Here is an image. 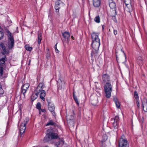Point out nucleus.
Masks as SVG:
<instances>
[{
    "instance_id": "f257e3e1",
    "label": "nucleus",
    "mask_w": 147,
    "mask_h": 147,
    "mask_svg": "<svg viewBox=\"0 0 147 147\" xmlns=\"http://www.w3.org/2000/svg\"><path fill=\"white\" fill-rule=\"evenodd\" d=\"M43 85L42 83L39 84L35 90V94H33L31 96V99L33 101L36 99L38 96L39 94L40 98L44 101L45 100V97L46 95V92L45 91L42 90V88Z\"/></svg>"
},
{
    "instance_id": "f03ea898",
    "label": "nucleus",
    "mask_w": 147,
    "mask_h": 147,
    "mask_svg": "<svg viewBox=\"0 0 147 147\" xmlns=\"http://www.w3.org/2000/svg\"><path fill=\"white\" fill-rule=\"evenodd\" d=\"M91 36L92 41V48L96 50H98L100 45V39L98 38V34L93 32Z\"/></svg>"
},
{
    "instance_id": "7ed1b4c3",
    "label": "nucleus",
    "mask_w": 147,
    "mask_h": 147,
    "mask_svg": "<svg viewBox=\"0 0 147 147\" xmlns=\"http://www.w3.org/2000/svg\"><path fill=\"white\" fill-rule=\"evenodd\" d=\"M58 136L57 134L53 132L51 130H48L47 131V134L45 137L44 141L45 142H47L51 139H57Z\"/></svg>"
},
{
    "instance_id": "20e7f679",
    "label": "nucleus",
    "mask_w": 147,
    "mask_h": 147,
    "mask_svg": "<svg viewBox=\"0 0 147 147\" xmlns=\"http://www.w3.org/2000/svg\"><path fill=\"white\" fill-rule=\"evenodd\" d=\"M7 32L9 35L8 46L5 47L4 45H3V46L2 44L1 45L2 48L4 51H6V49H11L14 45V40L13 38L11 35V33L9 31H8Z\"/></svg>"
},
{
    "instance_id": "39448f33",
    "label": "nucleus",
    "mask_w": 147,
    "mask_h": 147,
    "mask_svg": "<svg viewBox=\"0 0 147 147\" xmlns=\"http://www.w3.org/2000/svg\"><path fill=\"white\" fill-rule=\"evenodd\" d=\"M104 88L106 97L107 98H110L112 91V86L111 84L109 82L106 83L104 86Z\"/></svg>"
},
{
    "instance_id": "423d86ee",
    "label": "nucleus",
    "mask_w": 147,
    "mask_h": 147,
    "mask_svg": "<svg viewBox=\"0 0 147 147\" xmlns=\"http://www.w3.org/2000/svg\"><path fill=\"white\" fill-rule=\"evenodd\" d=\"M29 119L28 118H26L24 121L22 122L20 124V131L21 136L25 132L26 128V125L29 121Z\"/></svg>"
},
{
    "instance_id": "0eeeda50",
    "label": "nucleus",
    "mask_w": 147,
    "mask_h": 147,
    "mask_svg": "<svg viewBox=\"0 0 147 147\" xmlns=\"http://www.w3.org/2000/svg\"><path fill=\"white\" fill-rule=\"evenodd\" d=\"M129 144L123 135L121 136L119 142V147H128Z\"/></svg>"
},
{
    "instance_id": "6e6552de",
    "label": "nucleus",
    "mask_w": 147,
    "mask_h": 147,
    "mask_svg": "<svg viewBox=\"0 0 147 147\" xmlns=\"http://www.w3.org/2000/svg\"><path fill=\"white\" fill-rule=\"evenodd\" d=\"M124 2L125 4V9L128 12L130 13L133 10V8L131 5V0H125Z\"/></svg>"
},
{
    "instance_id": "1a4fd4ad",
    "label": "nucleus",
    "mask_w": 147,
    "mask_h": 147,
    "mask_svg": "<svg viewBox=\"0 0 147 147\" xmlns=\"http://www.w3.org/2000/svg\"><path fill=\"white\" fill-rule=\"evenodd\" d=\"M74 115H71L70 116L67 115V119L69 125L71 127H74Z\"/></svg>"
},
{
    "instance_id": "9d476101",
    "label": "nucleus",
    "mask_w": 147,
    "mask_h": 147,
    "mask_svg": "<svg viewBox=\"0 0 147 147\" xmlns=\"http://www.w3.org/2000/svg\"><path fill=\"white\" fill-rule=\"evenodd\" d=\"M63 36L62 41L63 42H65L68 43L69 40L70 34L69 32H65L62 34Z\"/></svg>"
},
{
    "instance_id": "9b49d317",
    "label": "nucleus",
    "mask_w": 147,
    "mask_h": 147,
    "mask_svg": "<svg viewBox=\"0 0 147 147\" xmlns=\"http://www.w3.org/2000/svg\"><path fill=\"white\" fill-rule=\"evenodd\" d=\"M64 4L60 0L57 1L55 4V8L56 10V12L59 13V9L62 6H63Z\"/></svg>"
},
{
    "instance_id": "f8f14e48",
    "label": "nucleus",
    "mask_w": 147,
    "mask_h": 147,
    "mask_svg": "<svg viewBox=\"0 0 147 147\" xmlns=\"http://www.w3.org/2000/svg\"><path fill=\"white\" fill-rule=\"evenodd\" d=\"M119 117L118 116H116L114 118V122L113 123V126L114 128L113 130L115 131H117L118 129L117 122L119 121Z\"/></svg>"
},
{
    "instance_id": "ddd939ff",
    "label": "nucleus",
    "mask_w": 147,
    "mask_h": 147,
    "mask_svg": "<svg viewBox=\"0 0 147 147\" xmlns=\"http://www.w3.org/2000/svg\"><path fill=\"white\" fill-rule=\"evenodd\" d=\"M30 86V84L28 83H26L24 84L22 87V93L24 96H25V93L26 92L27 89Z\"/></svg>"
},
{
    "instance_id": "4468645a",
    "label": "nucleus",
    "mask_w": 147,
    "mask_h": 147,
    "mask_svg": "<svg viewBox=\"0 0 147 147\" xmlns=\"http://www.w3.org/2000/svg\"><path fill=\"white\" fill-rule=\"evenodd\" d=\"M98 50H96L93 49L91 53V59L92 60H94V59L96 58L98 55Z\"/></svg>"
},
{
    "instance_id": "2eb2a0df",
    "label": "nucleus",
    "mask_w": 147,
    "mask_h": 147,
    "mask_svg": "<svg viewBox=\"0 0 147 147\" xmlns=\"http://www.w3.org/2000/svg\"><path fill=\"white\" fill-rule=\"evenodd\" d=\"M102 79L104 82H109L110 81V77L107 74H105L103 75L102 76Z\"/></svg>"
},
{
    "instance_id": "dca6fc26",
    "label": "nucleus",
    "mask_w": 147,
    "mask_h": 147,
    "mask_svg": "<svg viewBox=\"0 0 147 147\" xmlns=\"http://www.w3.org/2000/svg\"><path fill=\"white\" fill-rule=\"evenodd\" d=\"M65 83L63 81H62L60 79L58 80L57 81V86L59 89H61L64 87Z\"/></svg>"
},
{
    "instance_id": "f3484780",
    "label": "nucleus",
    "mask_w": 147,
    "mask_h": 147,
    "mask_svg": "<svg viewBox=\"0 0 147 147\" xmlns=\"http://www.w3.org/2000/svg\"><path fill=\"white\" fill-rule=\"evenodd\" d=\"M48 108L49 110L51 112L54 111L55 107L53 104L51 102H48Z\"/></svg>"
},
{
    "instance_id": "a211bd4d",
    "label": "nucleus",
    "mask_w": 147,
    "mask_h": 147,
    "mask_svg": "<svg viewBox=\"0 0 147 147\" xmlns=\"http://www.w3.org/2000/svg\"><path fill=\"white\" fill-rule=\"evenodd\" d=\"M100 4V0H93V4L95 7H98Z\"/></svg>"
},
{
    "instance_id": "6ab92c4d",
    "label": "nucleus",
    "mask_w": 147,
    "mask_h": 147,
    "mask_svg": "<svg viewBox=\"0 0 147 147\" xmlns=\"http://www.w3.org/2000/svg\"><path fill=\"white\" fill-rule=\"evenodd\" d=\"M109 6L111 9H116V5L115 2L112 1V0H109Z\"/></svg>"
},
{
    "instance_id": "aec40b11",
    "label": "nucleus",
    "mask_w": 147,
    "mask_h": 147,
    "mask_svg": "<svg viewBox=\"0 0 147 147\" xmlns=\"http://www.w3.org/2000/svg\"><path fill=\"white\" fill-rule=\"evenodd\" d=\"M142 104L144 111L147 112V102L146 100L143 101Z\"/></svg>"
},
{
    "instance_id": "412c9836",
    "label": "nucleus",
    "mask_w": 147,
    "mask_h": 147,
    "mask_svg": "<svg viewBox=\"0 0 147 147\" xmlns=\"http://www.w3.org/2000/svg\"><path fill=\"white\" fill-rule=\"evenodd\" d=\"M116 9H111L110 13H109V16H115L117 14Z\"/></svg>"
},
{
    "instance_id": "4be33fe9",
    "label": "nucleus",
    "mask_w": 147,
    "mask_h": 147,
    "mask_svg": "<svg viewBox=\"0 0 147 147\" xmlns=\"http://www.w3.org/2000/svg\"><path fill=\"white\" fill-rule=\"evenodd\" d=\"M4 56L3 57L0 59V65H1L3 64L5 61V55H4L3 53H2Z\"/></svg>"
},
{
    "instance_id": "5701e85b",
    "label": "nucleus",
    "mask_w": 147,
    "mask_h": 147,
    "mask_svg": "<svg viewBox=\"0 0 147 147\" xmlns=\"http://www.w3.org/2000/svg\"><path fill=\"white\" fill-rule=\"evenodd\" d=\"M98 102V101L97 98L92 100L91 101V104L93 105H96Z\"/></svg>"
},
{
    "instance_id": "b1692460",
    "label": "nucleus",
    "mask_w": 147,
    "mask_h": 147,
    "mask_svg": "<svg viewBox=\"0 0 147 147\" xmlns=\"http://www.w3.org/2000/svg\"><path fill=\"white\" fill-rule=\"evenodd\" d=\"M42 40V34L41 33H38V44H40L41 43V40Z\"/></svg>"
},
{
    "instance_id": "393cba45",
    "label": "nucleus",
    "mask_w": 147,
    "mask_h": 147,
    "mask_svg": "<svg viewBox=\"0 0 147 147\" xmlns=\"http://www.w3.org/2000/svg\"><path fill=\"white\" fill-rule=\"evenodd\" d=\"M73 95L74 97V99L75 101L76 102V104L78 105H79V103L78 102V101L77 98V97L75 96L74 92H73Z\"/></svg>"
},
{
    "instance_id": "a878e982",
    "label": "nucleus",
    "mask_w": 147,
    "mask_h": 147,
    "mask_svg": "<svg viewBox=\"0 0 147 147\" xmlns=\"http://www.w3.org/2000/svg\"><path fill=\"white\" fill-rule=\"evenodd\" d=\"M142 61L143 59L141 56H139L138 57L137 59V61L139 64H142L143 63Z\"/></svg>"
},
{
    "instance_id": "bb28decb",
    "label": "nucleus",
    "mask_w": 147,
    "mask_h": 147,
    "mask_svg": "<svg viewBox=\"0 0 147 147\" xmlns=\"http://www.w3.org/2000/svg\"><path fill=\"white\" fill-rule=\"evenodd\" d=\"M134 97L136 99V100H139V97L138 96V94L136 91H135L134 93Z\"/></svg>"
},
{
    "instance_id": "cd10ccee",
    "label": "nucleus",
    "mask_w": 147,
    "mask_h": 147,
    "mask_svg": "<svg viewBox=\"0 0 147 147\" xmlns=\"http://www.w3.org/2000/svg\"><path fill=\"white\" fill-rule=\"evenodd\" d=\"M26 49L28 51H31L32 49V48L28 45H26L25 46Z\"/></svg>"
},
{
    "instance_id": "c85d7f7f",
    "label": "nucleus",
    "mask_w": 147,
    "mask_h": 147,
    "mask_svg": "<svg viewBox=\"0 0 147 147\" xmlns=\"http://www.w3.org/2000/svg\"><path fill=\"white\" fill-rule=\"evenodd\" d=\"M95 21L97 23H99L100 22V18L99 16H97L94 18Z\"/></svg>"
},
{
    "instance_id": "c756f323",
    "label": "nucleus",
    "mask_w": 147,
    "mask_h": 147,
    "mask_svg": "<svg viewBox=\"0 0 147 147\" xmlns=\"http://www.w3.org/2000/svg\"><path fill=\"white\" fill-rule=\"evenodd\" d=\"M55 123L52 120L50 121L47 123L46 125V126L52 125H54Z\"/></svg>"
},
{
    "instance_id": "7c9ffc66",
    "label": "nucleus",
    "mask_w": 147,
    "mask_h": 147,
    "mask_svg": "<svg viewBox=\"0 0 147 147\" xmlns=\"http://www.w3.org/2000/svg\"><path fill=\"white\" fill-rule=\"evenodd\" d=\"M50 54L49 53V49H47V53H46L47 59H49L50 57Z\"/></svg>"
},
{
    "instance_id": "2f4dec72",
    "label": "nucleus",
    "mask_w": 147,
    "mask_h": 147,
    "mask_svg": "<svg viewBox=\"0 0 147 147\" xmlns=\"http://www.w3.org/2000/svg\"><path fill=\"white\" fill-rule=\"evenodd\" d=\"M64 144V141L63 140H60L59 141V142H57L55 145H62Z\"/></svg>"
},
{
    "instance_id": "473e14b6",
    "label": "nucleus",
    "mask_w": 147,
    "mask_h": 147,
    "mask_svg": "<svg viewBox=\"0 0 147 147\" xmlns=\"http://www.w3.org/2000/svg\"><path fill=\"white\" fill-rule=\"evenodd\" d=\"M41 105L40 103L38 102L36 105V108L38 109H41Z\"/></svg>"
},
{
    "instance_id": "72a5a7b5",
    "label": "nucleus",
    "mask_w": 147,
    "mask_h": 147,
    "mask_svg": "<svg viewBox=\"0 0 147 147\" xmlns=\"http://www.w3.org/2000/svg\"><path fill=\"white\" fill-rule=\"evenodd\" d=\"M115 16H109L108 17V18H111L115 22H116V18L115 17Z\"/></svg>"
},
{
    "instance_id": "f704fd0d",
    "label": "nucleus",
    "mask_w": 147,
    "mask_h": 147,
    "mask_svg": "<svg viewBox=\"0 0 147 147\" xmlns=\"http://www.w3.org/2000/svg\"><path fill=\"white\" fill-rule=\"evenodd\" d=\"M3 68L2 67H0V75L1 76L3 75Z\"/></svg>"
},
{
    "instance_id": "c9c22d12",
    "label": "nucleus",
    "mask_w": 147,
    "mask_h": 147,
    "mask_svg": "<svg viewBox=\"0 0 147 147\" xmlns=\"http://www.w3.org/2000/svg\"><path fill=\"white\" fill-rule=\"evenodd\" d=\"M116 105V107L117 108L119 109L120 107V104L119 102L118 101L115 103Z\"/></svg>"
},
{
    "instance_id": "e433bc0d",
    "label": "nucleus",
    "mask_w": 147,
    "mask_h": 147,
    "mask_svg": "<svg viewBox=\"0 0 147 147\" xmlns=\"http://www.w3.org/2000/svg\"><path fill=\"white\" fill-rule=\"evenodd\" d=\"M4 36V34L3 32L0 31V40L2 39Z\"/></svg>"
},
{
    "instance_id": "4c0bfd02",
    "label": "nucleus",
    "mask_w": 147,
    "mask_h": 147,
    "mask_svg": "<svg viewBox=\"0 0 147 147\" xmlns=\"http://www.w3.org/2000/svg\"><path fill=\"white\" fill-rule=\"evenodd\" d=\"M57 43H56L55 46V52L56 53H58L59 52V51L58 50L57 47Z\"/></svg>"
},
{
    "instance_id": "58836bf2",
    "label": "nucleus",
    "mask_w": 147,
    "mask_h": 147,
    "mask_svg": "<svg viewBox=\"0 0 147 147\" xmlns=\"http://www.w3.org/2000/svg\"><path fill=\"white\" fill-rule=\"evenodd\" d=\"M119 52H120V53H122L123 54H124V55H125V61H126V56L125 55V53H124V52L121 49H120L119 50Z\"/></svg>"
},
{
    "instance_id": "ea45409f",
    "label": "nucleus",
    "mask_w": 147,
    "mask_h": 147,
    "mask_svg": "<svg viewBox=\"0 0 147 147\" xmlns=\"http://www.w3.org/2000/svg\"><path fill=\"white\" fill-rule=\"evenodd\" d=\"M3 93V90L2 88H0V94H2Z\"/></svg>"
},
{
    "instance_id": "a19ab883",
    "label": "nucleus",
    "mask_w": 147,
    "mask_h": 147,
    "mask_svg": "<svg viewBox=\"0 0 147 147\" xmlns=\"http://www.w3.org/2000/svg\"><path fill=\"white\" fill-rule=\"evenodd\" d=\"M136 104H137V107L138 108H139L140 107V103H139V100L136 101Z\"/></svg>"
},
{
    "instance_id": "79ce46f5",
    "label": "nucleus",
    "mask_w": 147,
    "mask_h": 147,
    "mask_svg": "<svg viewBox=\"0 0 147 147\" xmlns=\"http://www.w3.org/2000/svg\"><path fill=\"white\" fill-rule=\"evenodd\" d=\"M113 100L115 102V103L116 102H118L119 101H118V100L117 98L116 97H114L113 98Z\"/></svg>"
},
{
    "instance_id": "37998d69",
    "label": "nucleus",
    "mask_w": 147,
    "mask_h": 147,
    "mask_svg": "<svg viewBox=\"0 0 147 147\" xmlns=\"http://www.w3.org/2000/svg\"><path fill=\"white\" fill-rule=\"evenodd\" d=\"M117 50L118 49L117 48L116 50V55L117 59V56L119 55L118 52L117 51Z\"/></svg>"
},
{
    "instance_id": "c03bdc74",
    "label": "nucleus",
    "mask_w": 147,
    "mask_h": 147,
    "mask_svg": "<svg viewBox=\"0 0 147 147\" xmlns=\"http://www.w3.org/2000/svg\"><path fill=\"white\" fill-rule=\"evenodd\" d=\"M114 34L115 35H116L117 34V30H114Z\"/></svg>"
},
{
    "instance_id": "a18cd8bd",
    "label": "nucleus",
    "mask_w": 147,
    "mask_h": 147,
    "mask_svg": "<svg viewBox=\"0 0 147 147\" xmlns=\"http://www.w3.org/2000/svg\"><path fill=\"white\" fill-rule=\"evenodd\" d=\"M103 137H105V139L104 140H107V139L108 138V137L107 136H106V135H104V136Z\"/></svg>"
},
{
    "instance_id": "49530a36",
    "label": "nucleus",
    "mask_w": 147,
    "mask_h": 147,
    "mask_svg": "<svg viewBox=\"0 0 147 147\" xmlns=\"http://www.w3.org/2000/svg\"><path fill=\"white\" fill-rule=\"evenodd\" d=\"M52 114L53 115V116H55V112H54V111H52Z\"/></svg>"
},
{
    "instance_id": "de8ad7c7",
    "label": "nucleus",
    "mask_w": 147,
    "mask_h": 147,
    "mask_svg": "<svg viewBox=\"0 0 147 147\" xmlns=\"http://www.w3.org/2000/svg\"><path fill=\"white\" fill-rule=\"evenodd\" d=\"M71 38L72 39L74 40V37L72 36H71Z\"/></svg>"
},
{
    "instance_id": "09e8293b",
    "label": "nucleus",
    "mask_w": 147,
    "mask_h": 147,
    "mask_svg": "<svg viewBox=\"0 0 147 147\" xmlns=\"http://www.w3.org/2000/svg\"><path fill=\"white\" fill-rule=\"evenodd\" d=\"M30 61H31V60L30 59L29 60V63L28 64V65H29L30 64Z\"/></svg>"
},
{
    "instance_id": "8fccbe9b",
    "label": "nucleus",
    "mask_w": 147,
    "mask_h": 147,
    "mask_svg": "<svg viewBox=\"0 0 147 147\" xmlns=\"http://www.w3.org/2000/svg\"><path fill=\"white\" fill-rule=\"evenodd\" d=\"M0 88H2L1 84L0 83Z\"/></svg>"
},
{
    "instance_id": "3c124183",
    "label": "nucleus",
    "mask_w": 147,
    "mask_h": 147,
    "mask_svg": "<svg viewBox=\"0 0 147 147\" xmlns=\"http://www.w3.org/2000/svg\"><path fill=\"white\" fill-rule=\"evenodd\" d=\"M45 111V110H43L42 111L44 112Z\"/></svg>"
},
{
    "instance_id": "603ef678",
    "label": "nucleus",
    "mask_w": 147,
    "mask_h": 147,
    "mask_svg": "<svg viewBox=\"0 0 147 147\" xmlns=\"http://www.w3.org/2000/svg\"><path fill=\"white\" fill-rule=\"evenodd\" d=\"M0 28H1V27L0 26Z\"/></svg>"
},
{
    "instance_id": "864d4df0",
    "label": "nucleus",
    "mask_w": 147,
    "mask_h": 147,
    "mask_svg": "<svg viewBox=\"0 0 147 147\" xmlns=\"http://www.w3.org/2000/svg\"><path fill=\"white\" fill-rule=\"evenodd\" d=\"M56 147H58V146H56Z\"/></svg>"
}]
</instances>
